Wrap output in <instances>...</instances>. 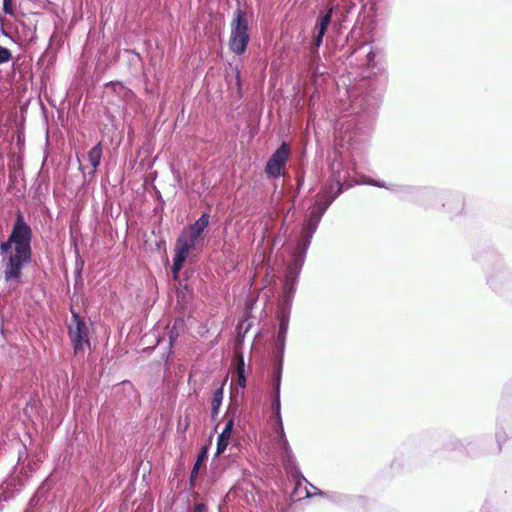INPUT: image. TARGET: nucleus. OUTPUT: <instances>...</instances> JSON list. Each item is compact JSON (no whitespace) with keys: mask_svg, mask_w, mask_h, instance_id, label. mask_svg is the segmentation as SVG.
<instances>
[{"mask_svg":"<svg viewBox=\"0 0 512 512\" xmlns=\"http://www.w3.org/2000/svg\"><path fill=\"white\" fill-rule=\"evenodd\" d=\"M32 237L31 226L25 221L23 214L18 212L7 240L0 243L6 282L19 284L22 269L32 261Z\"/></svg>","mask_w":512,"mask_h":512,"instance_id":"f257e3e1","label":"nucleus"},{"mask_svg":"<svg viewBox=\"0 0 512 512\" xmlns=\"http://www.w3.org/2000/svg\"><path fill=\"white\" fill-rule=\"evenodd\" d=\"M388 77L386 74H380L372 78L363 79L353 88L351 93V105L353 109L359 112L374 111L385 91Z\"/></svg>","mask_w":512,"mask_h":512,"instance_id":"f03ea898","label":"nucleus"},{"mask_svg":"<svg viewBox=\"0 0 512 512\" xmlns=\"http://www.w3.org/2000/svg\"><path fill=\"white\" fill-rule=\"evenodd\" d=\"M425 196L428 198L425 209L443 210L451 217L464 211V197L459 192L431 188V191L425 192Z\"/></svg>","mask_w":512,"mask_h":512,"instance_id":"7ed1b4c3","label":"nucleus"},{"mask_svg":"<svg viewBox=\"0 0 512 512\" xmlns=\"http://www.w3.org/2000/svg\"><path fill=\"white\" fill-rule=\"evenodd\" d=\"M229 48L236 55H242L250 40L248 20L245 11L236 9L231 21Z\"/></svg>","mask_w":512,"mask_h":512,"instance_id":"20e7f679","label":"nucleus"},{"mask_svg":"<svg viewBox=\"0 0 512 512\" xmlns=\"http://www.w3.org/2000/svg\"><path fill=\"white\" fill-rule=\"evenodd\" d=\"M67 328L74 354L83 355L91 346L90 330L85 319L73 308H71V321Z\"/></svg>","mask_w":512,"mask_h":512,"instance_id":"39448f33","label":"nucleus"},{"mask_svg":"<svg viewBox=\"0 0 512 512\" xmlns=\"http://www.w3.org/2000/svg\"><path fill=\"white\" fill-rule=\"evenodd\" d=\"M340 168L341 163H332L331 180L321 189L320 193L317 194L323 200H331V204L336 200V198L339 195H341L345 190L351 187V185L345 186L344 180L346 176L342 175Z\"/></svg>","mask_w":512,"mask_h":512,"instance_id":"423d86ee","label":"nucleus"},{"mask_svg":"<svg viewBox=\"0 0 512 512\" xmlns=\"http://www.w3.org/2000/svg\"><path fill=\"white\" fill-rule=\"evenodd\" d=\"M289 151V145L283 142L268 159L265 166V173L269 178L276 179L284 175L289 158Z\"/></svg>","mask_w":512,"mask_h":512,"instance_id":"0eeeda50","label":"nucleus"},{"mask_svg":"<svg viewBox=\"0 0 512 512\" xmlns=\"http://www.w3.org/2000/svg\"><path fill=\"white\" fill-rule=\"evenodd\" d=\"M427 191H431V188L398 184H393L391 188V192L396 194L400 199L413 201L424 208L428 202V198L425 196V192Z\"/></svg>","mask_w":512,"mask_h":512,"instance_id":"6e6552de","label":"nucleus"},{"mask_svg":"<svg viewBox=\"0 0 512 512\" xmlns=\"http://www.w3.org/2000/svg\"><path fill=\"white\" fill-rule=\"evenodd\" d=\"M309 241L297 242V245L293 251L291 261L287 266L285 276L289 278L298 279L302 267L305 262L306 254L309 249Z\"/></svg>","mask_w":512,"mask_h":512,"instance_id":"1a4fd4ad","label":"nucleus"},{"mask_svg":"<svg viewBox=\"0 0 512 512\" xmlns=\"http://www.w3.org/2000/svg\"><path fill=\"white\" fill-rule=\"evenodd\" d=\"M334 12L333 5H329L325 13L319 18L316 26H315V35L313 38V44L315 48H319L323 42V37L325 36L327 29L332 21V16Z\"/></svg>","mask_w":512,"mask_h":512,"instance_id":"9d476101","label":"nucleus"},{"mask_svg":"<svg viewBox=\"0 0 512 512\" xmlns=\"http://www.w3.org/2000/svg\"><path fill=\"white\" fill-rule=\"evenodd\" d=\"M199 240L186 231H182L176 241L174 253L187 258L189 252L195 248Z\"/></svg>","mask_w":512,"mask_h":512,"instance_id":"9b49d317","label":"nucleus"},{"mask_svg":"<svg viewBox=\"0 0 512 512\" xmlns=\"http://www.w3.org/2000/svg\"><path fill=\"white\" fill-rule=\"evenodd\" d=\"M512 281V272L509 269L495 271L488 277V284L496 292H501L505 284Z\"/></svg>","mask_w":512,"mask_h":512,"instance_id":"f8f14e48","label":"nucleus"},{"mask_svg":"<svg viewBox=\"0 0 512 512\" xmlns=\"http://www.w3.org/2000/svg\"><path fill=\"white\" fill-rule=\"evenodd\" d=\"M317 494L320 496H325L329 501L335 503L339 506H352L354 502H363L364 499L362 497L350 496L347 494L339 493V492H323L319 491Z\"/></svg>","mask_w":512,"mask_h":512,"instance_id":"ddd939ff","label":"nucleus"},{"mask_svg":"<svg viewBox=\"0 0 512 512\" xmlns=\"http://www.w3.org/2000/svg\"><path fill=\"white\" fill-rule=\"evenodd\" d=\"M210 215L208 213H202L201 216L192 224H190L187 228L183 229L188 234L197 238L198 240L202 239V234L205 229L209 225Z\"/></svg>","mask_w":512,"mask_h":512,"instance_id":"4468645a","label":"nucleus"},{"mask_svg":"<svg viewBox=\"0 0 512 512\" xmlns=\"http://www.w3.org/2000/svg\"><path fill=\"white\" fill-rule=\"evenodd\" d=\"M234 428V421L232 419H228L225 423V427L223 431L219 434L217 439V447H216V455H221L226 450L229 440L231 437V433Z\"/></svg>","mask_w":512,"mask_h":512,"instance_id":"2eb2a0df","label":"nucleus"},{"mask_svg":"<svg viewBox=\"0 0 512 512\" xmlns=\"http://www.w3.org/2000/svg\"><path fill=\"white\" fill-rule=\"evenodd\" d=\"M319 223H320V220H318L317 218H315L313 216L308 215L303 224L302 236L299 239V242L309 241V245H310L313 235L319 226Z\"/></svg>","mask_w":512,"mask_h":512,"instance_id":"dca6fc26","label":"nucleus"},{"mask_svg":"<svg viewBox=\"0 0 512 512\" xmlns=\"http://www.w3.org/2000/svg\"><path fill=\"white\" fill-rule=\"evenodd\" d=\"M281 455H282L283 464H284V467H285V470L287 471V473L290 474L292 477L300 476L303 480L306 481V479L301 475V473L297 467L296 458L293 455L292 449L283 452V454H281Z\"/></svg>","mask_w":512,"mask_h":512,"instance_id":"f3484780","label":"nucleus"},{"mask_svg":"<svg viewBox=\"0 0 512 512\" xmlns=\"http://www.w3.org/2000/svg\"><path fill=\"white\" fill-rule=\"evenodd\" d=\"M298 279L289 278L285 276L283 282V291H282V303L287 304L288 306H292V301L294 298V294L296 292V285Z\"/></svg>","mask_w":512,"mask_h":512,"instance_id":"a211bd4d","label":"nucleus"},{"mask_svg":"<svg viewBox=\"0 0 512 512\" xmlns=\"http://www.w3.org/2000/svg\"><path fill=\"white\" fill-rule=\"evenodd\" d=\"M331 205V200H323L318 195L314 198L313 205L309 208V214L310 216H313L321 221L323 215Z\"/></svg>","mask_w":512,"mask_h":512,"instance_id":"6ab92c4d","label":"nucleus"},{"mask_svg":"<svg viewBox=\"0 0 512 512\" xmlns=\"http://www.w3.org/2000/svg\"><path fill=\"white\" fill-rule=\"evenodd\" d=\"M281 382H282V373H272V383H271V405H281L280 393H281Z\"/></svg>","mask_w":512,"mask_h":512,"instance_id":"aec40b11","label":"nucleus"},{"mask_svg":"<svg viewBox=\"0 0 512 512\" xmlns=\"http://www.w3.org/2000/svg\"><path fill=\"white\" fill-rule=\"evenodd\" d=\"M103 155V146L102 143L99 142L95 146H93L88 152V160L93 167V170L89 173L91 176L95 174L96 168L100 165L101 159Z\"/></svg>","mask_w":512,"mask_h":512,"instance_id":"412c9836","label":"nucleus"},{"mask_svg":"<svg viewBox=\"0 0 512 512\" xmlns=\"http://www.w3.org/2000/svg\"><path fill=\"white\" fill-rule=\"evenodd\" d=\"M206 458H207V448L203 447L201 449V451L199 452L197 460L194 463L193 468L190 473V477H189L190 488H193L195 486V482L198 477L201 465L206 460Z\"/></svg>","mask_w":512,"mask_h":512,"instance_id":"4be33fe9","label":"nucleus"},{"mask_svg":"<svg viewBox=\"0 0 512 512\" xmlns=\"http://www.w3.org/2000/svg\"><path fill=\"white\" fill-rule=\"evenodd\" d=\"M224 397V389L223 386L218 387L213 392L212 402H211V419L216 420L219 410Z\"/></svg>","mask_w":512,"mask_h":512,"instance_id":"5701e85b","label":"nucleus"},{"mask_svg":"<svg viewBox=\"0 0 512 512\" xmlns=\"http://www.w3.org/2000/svg\"><path fill=\"white\" fill-rule=\"evenodd\" d=\"M286 342H276V355L273 365V372L283 373L284 352Z\"/></svg>","mask_w":512,"mask_h":512,"instance_id":"b1692460","label":"nucleus"},{"mask_svg":"<svg viewBox=\"0 0 512 512\" xmlns=\"http://www.w3.org/2000/svg\"><path fill=\"white\" fill-rule=\"evenodd\" d=\"M183 327H184L183 319L179 318V319H176L174 321V324H173L172 328L169 331V342H170V345H172L176 341V339L179 337L180 332L183 329Z\"/></svg>","mask_w":512,"mask_h":512,"instance_id":"393cba45","label":"nucleus"},{"mask_svg":"<svg viewBox=\"0 0 512 512\" xmlns=\"http://www.w3.org/2000/svg\"><path fill=\"white\" fill-rule=\"evenodd\" d=\"M290 310H291V306H288L287 304L280 302V305H279V308L277 311V318L279 320V323L289 324Z\"/></svg>","mask_w":512,"mask_h":512,"instance_id":"a878e982","label":"nucleus"},{"mask_svg":"<svg viewBox=\"0 0 512 512\" xmlns=\"http://www.w3.org/2000/svg\"><path fill=\"white\" fill-rule=\"evenodd\" d=\"M186 259L187 258L174 253L173 264H172V268H171L174 277H177V275L181 271Z\"/></svg>","mask_w":512,"mask_h":512,"instance_id":"bb28decb","label":"nucleus"},{"mask_svg":"<svg viewBox=\"0 0 512 512\" xmlns=\"http://www.w3.org/2000/svg\"><path fill=\"white\" fill-rule=\"evenodd\" d=\"M358 184H366V185H371V186H375V187H379V188H385L390 191L392 188V185L387 186L384 181L374 180L370 177H365L361 182H358Z\"/></svg>","mask_w":512,"mask_h":512,"instance_id":"cd10ccee","label":"nucleus"},{"mask_svg":"<svg viewBox=\"0 0 512 512\" xmlns=\"http://www.w3.org/2000/svg\"><path fill=\"white\" fill-rule=\"evenodd\" d=\"M288 327L289 324L287 323H279V329L275 338V342H286Z\"/></svg>","mask_w":512,"mask_h":512,"instance_id":"c85d7f7f","label":"nucleus"},{"mask_svg":"<svg viewBox=\"0 0 512 512\" xmlns=\"http://www.w3.org/2000/svg\"><path fill=\"white\" fill-rule=\"evenodd\" d=\"M272 410V419L275 422V426L283 425L282 416H281V405H271Z\"/></svg>","mask_w":512,"mask_h":512,"instance_id":"c756f323","label":"nucleus"},{"mask_svg":"<svg viewBox=\"0 0 512 512\" xmlns=\"http://www.w3.org/2000/svg\"><path fill=\"white\" fill-rule=\"evenodd\" d=\"M365 48H369V50L366 54V63L369 67H373L377 52L373 49L372 46H369L368 44H364L360 47V49H365Z\"/></svg>","mask_w":512,"mask_h":512,"instance_id":"7c9ffc66","label":"nucleus"},{"mask_svg":"<svg viewBox=\"0 0 512 512\" xmlns=\"http://www.w3.org/2000/svg\"><path fill=\"white\" fill-rule=\"evenodd\" d=\"M237 375H238V385L240 387L244 388L246 385V378L244 375V360L242 357L240 359V363L237 368Z\"/></svg>","mask_w":512,"mask_h":512,"instance_id":"2f4dec72","label":"nucleus"},{"mask_svg":"<svg viewBox=\"0 0 512 512\" xmlns=\"http://www.w3.org/2000/svg\"><path fill=\"white\" fill-rule=\"evenodd\" d=\"M496 441H497V452H501L502 450V445L503 443H505L506 439H507V435L504 431H498L496 432Z\"/></svg>","mask_w":512,"mask_h":512,"instance_id":"473e14b6","label":"nucleus"},{"mask_svg":"<svg viewBox=\"0 0 512 512\" xmlns=\"http://www.w3.org/2000/svg\"><path fill=\"white\" fill-rule=\"evenodd\" d=\"M277 444L281 449V454H283V452L285 451L291 450L286 435H282L279 438H277Z\"/></svg>","mask_w":512,"mask_h":512,"instance_id":"72a5a7b5","label":"nucleus"},{"mask_svg":"<svg viewBox=\"0 0 512 512\" xmlns=\"http://www.w3.org/2000/svg\"><path fill=\"white\" fill-rule=\"evenodd\" d=\"M277 444L281 449V454H283V452L285 451L291 450L286 435H282L279 438H277Z\"/></svg>","mask_w":512,"mask_h":512,"instance_id":"f704fd0d","label":"nucleus"},{"mask_svg":"<svg viewBox=\"0 0 512 512\" xmlns=\"http://www.w3.org/2000/svg\"><path fill=\"white\" fill-rule=\"evenodd\" d=\"M12 58L9 49L0 46V64L7 63Z\"/></svg>","mask_w":512,"mask_h":512,"instance_id":"c9c22d12","label":"nucleus"},{"mask_svg":"<svg viewBox=\"0 0 512 512\" xmlns=\"http://www.w3.org/2000/svg\"><path fill=\"white\" fill-rule=\"evenodd\" d=\"M236 413H237V406L229 405V407L224 415L225 421H228V419H232L234 421Z\"/></svg>","mask_w":512,"mask_h":512,"instance_id":"e433bc0d","label":"nucleus"},{"mask_svg":"<svg viewBox=\"0 0 512 512\" xmlns=\"http://www.w3.org/2000/svg\"><path fill=\"white\" fill-rule=\"evenodd\" d=\"M3 11L7 15L14 14L13 0H3Z\"/></svg>","mask_w":512,"mask_h":512,"instance_id":"4c0bfd02","label":"nucleus"},{"mask_svg":"<svg viewBox=\"0 0 512 512\" xmlns=\"http://www.w3.org/2000/svg\"><path fill=\"white\" fill-rule=\"evenodd\" d=\"M207 507L204 503H197L194 505L192 512H206Z\"/></svg>","mask_w":512,"mask_h":512,"instance_id":"58836bf2","label":"nucleus"},{"mask_svg":"<svg viewBox=\"0 0 512 512\" xmlns=\"http://www.w3.org/2000/svg\"><path fill=\"white\" fill-rule=\"evenodd\" d=\"M275 432L277 434V438H279L282 435H285L284 426H275Z\"/></svg>","mask_w":512,"mask_h":512,"instance_id":"ea45409f","label":"nucleus"},{"mask_svg":"<svg viewBox=\"0 0 512 512\" xmlns=\"http://www.w3.org/2000/svg\"><path fill=\"white\" fill-rule=\"evenodd\" d=\"M303 183H304V176L303 175H298L297 176V192L300 191Z\"/></svg>","mask_w":512,"mask_h":512,"instance_id":"a19ab883","label":"nucleus"},{"mask_svg":"<svg viewBox=\"0 0 512 512\" xmlns=\"http://www.w3.org/2000/svg\"><path fill=\"white\" fill-rule=\"evenodd\" d=\"M309 486H311L315 490L314 495H318L317 493L320 490L318 488H316L315 486H313L312 483H309ZM312 496H313V494L311 492L307 491V497H312Z\"/></svg>","mask_w":512,"mask_h":512,"instance_id":"79ce46f5","label":"nucleus"},{"mask_svg":"<svg viewBox=\"0 0 512 512\" xmlns=\"http://www.w3.org/2000/svg\"><path fill=\"white\" fill-rule=\"evenodd\" d=\"M236 84H237V86H238V89L240 90V88H241V84H240L239 72H237V75H236Z\"/></svg>","mask_w":512,"mask_h":512,"instance_id":"37998d69","label":"nucleus"},{"mask_svg":"<svg viewBox=\"0 0 512 512\" xmlns=\"http://www.w3.org/2000/svg\"><path fill=\"white\" fill-rule=\"evenodd\" d=\"M123 89H124V95L131 94V93H132V92H131L130 90H128V89H125V88H123Z\"/></svg>","mask_w":512,"mask_h":512,"instance_id":"c03bdc74","label":"nucleus"},{"mask_svg":"<svg viewBox=\"0 0 512 512\" xmlns=\"http://www.w3.org/2000/svg\"><path fill=\"white\" fill-rule=\"evenodd\" d=\"M347 141L350 143L352 141V136L349 135V138L347 139Z\"/></svg>","mask_w":512,"mask_h":512,"instance_id":"a18cd8bd","label":"nucleus"},{"mask_svg":"<svg viewBox=\"0 0 512 512\" xmlns=\"http://www.w3.org/2000/svg\"><path fill=\"white\" fill-rule=\"evenodd\" d=\"M24 512H32L30 509H26Z\"/></svg>","mask_w":512,"mask_h":512,"instance_id":"49530a36","label":"nucleus"}]
</instances>
